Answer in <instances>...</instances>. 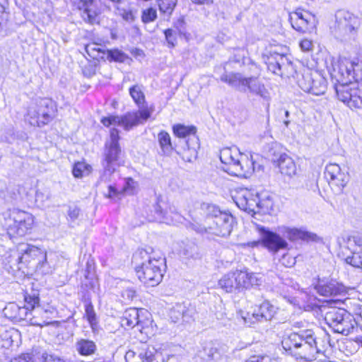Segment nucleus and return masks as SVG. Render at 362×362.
Returning <instances> with one entry per match:
<instances>
[{"label":"nucleus","instance_id":"f257e3e1","mask_svg":"<svg viewBox=\"0 0 362 362\" xmlns=\"http://www.w3.org/2000/svg\"><path fill=\"white\" fill-rule=\"evenodd\" d=\"M328 70L332 79L338 83L335 86L338 99L351 109H362V90L348 86L354 81L362 80V60L342 58L332 63Z\"/></svg>","mask_w":362,"mask_h":362},{"label":"nucleus","instance_id":"f03ea898","mask_svg":"<svg viewBox=\"0 0 362 362\" xmlns=\"http://www.w3.org/2000/svg\"><path fill=\"white\" fill-rule=\"evenodd\" d=\"M136 255L141 257L148 256V260L143 262L141 267L136 268L139 279L147 286L158 285L162 281L163 272L166 267L165 258L162 256L156 257L155 255H148L146 250H140L134 257Z\"/></svg>","mask_w":362,"mask_h":362},{"label":"nucleus","instance_id":"7ed1b4c3","mask_svg":"<svg viewBox=\"0 0 362 362\" xmlns=\"http://www.w3.org/2000/svg\"><path fill=\"white\" fill-rule=\"evenodd\" d=\"M335 21L331 33L338 40L349 43L356 38L361 25L360 18L349 11L340 9L335 13Z\"/></svg>","mask_w":362,"mask_h":362},{"label":"nucleus","instance_id":"20e7f679","mask_svg":"<svg viewBox=\"0 0 362 362\" xmlns=\"http://www.w3.org/2000/svg\"><path fill=\"white\" fill-rule=\"evenodd\" d=\"M120 139L119 132L116 128H112L110 132V139L107 140L104 146L101 164L103 173L100 180L107 182L110 181L111 176L119 167V158L122 150L119 144Z\"/></svg>","mask_w":362,"mask_h":362},{"label":"nucleus","instance_id":"39448f33","mask_svg":"<svg viewBox=\"0 0 362 362\" xmlns=\"http://www.w3.org/2000/svg\"><path fill=\"white\" fill-rule=\"evenodd\" d=\"M317 337L313 329L300 330L292 332L282 340V346L285 350L300 349V354L313 356L322 351L318 346Z\"/></svg>","mask_w":362,"mask_h":362},{"label":"nucleus","instance_id":"423d86ee","mask_svg":"<svg viewBox=\"0 0 362 362\" xmlns=\"http://www.w3.org/2000/svg\"><path fill=\"white\" fill-rule=\"evenodd\" d=\"M217 214L213 216L209 217V225L207 227L202 226L199 223H192L191 228L197 233L209 235L226 237L230 234L234 222L233 216L220 210H217Z\"/></svg>","mask_w":362,"mask_h":362},{"label":"nucleus","instance_id":"0eeeda50","mask_svg":"<svg viewBox=\"0 0 362 362\" xmlns=\"http://www.w3.org/2000/svg\"><path fill=\"white\" fill-rule=\"evenodd\" d=\"M4 227L11 238L16 235L23 236L33 224V216L24 211L13 209L4 213Z\"/></svg>","mask_w":362,"mask_h":362},{"label":"nucleus","instance_id":"6e6552de","mask_svg":"<svg viewBox=\"0 0 362 362\" xmlns=\"http://www.w3.org/2000/svg\"><path fill=\"white\" fill-rule=\"evenodd\" d=\"M56 112V105L52 99L40 98L29 107L28 117L31 125L42 127L49 123L55 117Z\"/></svg>","mask_w":362,"mask_h":362},{"label":"nucleus","instance_id":"1a4fd4ad","mask_svg":"<svg viewBox=\"0 0 362 362\" xmlns=\"http://www.w3.org/2000/svg\"><path fill=\"white\" fill-rule=\"evenodd\" d=\"M136 112H129L124 115H110L103 117L100 120L101 123L105 127H110L112 124L122 126L127 131L131 129L133 127L140 123L146 122L150 118L153 110L148 108L146 104L144 108Z\"/></svg>","mask_w":362,"mask_h":362},{"label":"nucleus","instance_id":"9d476101","mask_svg":"<svg viewBox=\"0 0 362 362\" xmlns=\"http://www.w3.org/2000/svg\"><path fill=\"white\" fill-rule=\"evenodd\" d=\"M326 323L336 333L347 336L357 325L354 317L344 309L333 308L325 316Z\"/></svg>","mask_w":362,"mask_h":362},{"label":"nucleus","instance_id":"9b49d317","mask_svg":"<svg viewBox=\"0 0 362 362\" xmlns=\"http://www.w3.org/2000/svg\"><path fill=\"white\" fill-rule=\"evenodd\" d=\"M173 133L179 138L186 139L182 144L183 150L182 158L190 162L197 156V150L199 148V139L196 135V127H187L183 124H175L173 127Z\"/></svg>","mask_w":362,"mask_h":362},{"label":"nucleus","instance_id":"f8f14e48","mask_svg":"<svg viewBox=\"0 0 362 362\" xmlns=\"http://www.w3.org/2000/svg\"><path fill=\"white\" fill-rule=\"evenodd\" d=\"M257 230L259 238L257 240L243 243V246L257 247L259 245L267 249H286L288 246L286 240L279 234L271 230L269 228L257 225Z\"/></svg>","mask_w":362,"mask_h":362},{"label":"nucleus","instance_id":"ddd939ff","mask_svg":"<svg viewBox=\"0 0 362 362\" xmlns=\"http://www.w3.org/2000/svg\"><path fill=\"white\" fill-rule=\"evenodd\" d=\"M230 160L223 166V170L231 175L247 177L254 171L253 162L241 154L240 156H232Z\"/></svg>","mask_w":362,"mask_h":362},{"label":"nucleus","instance_id":"4468645a","mask_svg":"<svg viewBox=\"0 0 362 362\" xmlns=\"http://www.w3.org/2000/svg\"><path fill=\"white\" fill-rule=\"evenodd\" d=\"M37 300L36 296H30V293L26 292L24 295V305L21 307L16 303H10L5 308L6 315L11 312L9 317L18 321L27 320L29 322L30 309L33 308Z\"/></svg>","mask_w":362,"mask_h":362},{"label":"nucleus","instance_id":"2eb2a0df","mask_svg":"<svg viewBox=\"0 0 362 362\" xmlns=\"http://www.w3.org/2000/svg\"><path fill=\"white\" fill-rule=\"evenodd\" d=\"M294 16L290 18L292 27L302 33H305L314 29L317 23V17L311 13L305 11H297Z\"/></svg>","mask_w":362,"mask_h":362},{"label":"nucleus","instance_id":"dca6fc26","mask_svg":"<svg viewBox=\"0 0 362 362\" xmlns=\"http://www.w3.org/2000/svg\"><path fill=\"white\" fill-rule=\"evenodd\" d=\"M108 7L105 0H80L78 5L79 9H83L84 20L90 23H95L100 12Z\"/></svg>","mask_w":362,"mask_h":362},{"label":"nucleus","instance_id":"f3484780","mask_svg":"<svg viewBox=\"0 0 362 362\" xmlns=\"http://www.w3.org/2000/svg\"><path fill=\"white\" fill-rule=\"evenodd\" d=\"M275 313V307L269 302L265 301L252 314L247 313L246 316H242V318L245 325L251 326L257 322L272 320Z\"/></svg>","mask_w":362,"mask_h":362},{"label":"nucleus","instance_id":"a211bd4d","mask_svg":"<svg viewBox=\"0 0 362 362\" xmlns=\"http://www.w3.org/2000/svg\"><path fill=\"white\" fill-rule=\"evenodd\" d=\"M242 269H236L224 274L218 281V286L226 293L243 291Z\"/></svg>","mask_w":362,"mask_h":362},{"label":"nucleus","instance_id":"6ab92c4d","mask_svg":"<svg viewBox=\"0 0 362 362\" xmlns=\"http://www.w3.org/2000/svg\"><path fill=\"white\" fill-rule=\"evenodd\" d=\"M325 176L328 180L330 185L334 186L339 190L342 189L349 181V175L343 172L341 167L337 163L327 165Z\"/></svg>","mask_w":362,"mask_h":362},{"label":"nucleus","instance_id":"aec40b11","mask_svg":"<svg viewBox=\"0 0 362 362\" xmlns=\"http://www.w3.org/2000/svg\"><path fill=\"white\" fill-rule=\"evenodd\" d=\"M279 232L290 241L303 240L306 242H320L322 238L315 233L307 231L303 228L281 227Z\"/></svg>","mask_w":362,"mask_h":362},{"label":"nucleus","instance_id":"412c9836","mask_svg":"<svg viewBox=\"0 0 362 362\" xmlns=\"http://www.w3.org/2000/svg\"><path fill=\"white\" fill-rule=\"evenodd\" d=\"M30 296H36L37 300L34 305L33 308L30 309L29 322L33 325L40 327L48 324L49 314L52 312L48 309H45L40 305V298L37 291H32Z\"/></svg>","mask_w":362,"mask_h":362},{"label":"nucleus","instance_id":"4be33fe9","mask_svg":"<svg viewBox=\"0 0 362 362\" xmlns=\"http://www.w3.org/2000/svg\"><path fill=\"white\" fill-rule=\"evenodd\" d=\"M317 292L323 296H337L343 292L344 288L335 281L319 279L315 286Z\"/></svg>","mask_w":362,"mask_h":362},{"label":"nucleus","instance_id":"5701e85b","mask_svg":"<svg viewBox=\"0 0 362 362\" xmlns=\"http://www.w3.org/2000/svg\"><path fill=\"white\" fill-rule=\"evenodd\" d=\"M247 78L248 77L243 76L242 74L235 72L225 73L220 77L222 82L240 91L246 90Z\"/></svg>","mask_w":362,"mask_h":362},{"label":"nucleus","instance_id":"b1692460","mask_svg":"<svg viewBox=\"0 0 362 362\" xmlns=\"http://www.w3.org/2000/svg\"><path fill=\"white\" fill-rule=\"evenodd\" d=\"M258 200L259 194H253L250 192H247V194L243 197L239 198L237 202L238 206L244 211L248 213H259L258 209Z\"/></svg>","mask_w":362,"mask_h":362},{"label":"nucleus","instance_id":"393cba45","mask_svg":"<svg viewBox=\"0 0 362 362\" xmlns=\"http://www.w3.org/2000/svg\"><path fill=\"white\" fill-rule=\"evenodd\" d=\"M243 291L255 286H259L263 282L262 275L258 273L249 272L247 269H242Z\"/></svg>","mask_w":362,"mask_h":362},{"label":"nucleus","instance_id":"a878e982","mask_svg":"<svg viewBox=\"0 0 362 362\" xmlns=\"http://www.w3.org/2000/svg\"><path fill=\"white\" fill-rule=\"evenodd\" d=\"M276 163L281 174L290 177L296 174V165L293 160L287 154L281 156Z\"/></svg>","mask_w":362,"mask_h":362},{"label":"nucleus","instance_id":"bb28decb","mask_svg":"<svg viewBox=\"0 0 362 362\" xmlns=\"http://www.w3.org/2000/svg\"><path fill=\"white\" fill-rule=\"evenodd\" d=\"M286 60V58L284 54L271 52L266 63L269 71L276 75H281V66L285 64Z\"/></svg>","mask_w":362,"mask_h":362},{"label":"nucleus","instance_id":"cd10ccee","mask_svg":"<svg viewBox=\"0 0 362 362\" xmlns=\"http://www.w3.org/2000/svg\"><path fill=\"white\" fill-rule=\"evenodd\" d=\"M248 90L250 93L255 95H259L264 99L269 98V93L264 84L261 83L256 77L250 76L248 77L246 90Z\"/></svg>","mask_w":362,"mask_h":362},{"label":"nucleus","instance_id":"c85d7f7f","mask_svg":"<svg viewBox=\"0 0 362 362\" xmlns=\"http://www.w3.org/2000/svg\"><path fill=\"white\" fill-rule=\"evenodd\" d=\"M274 259L286 267H291L296 262L297 255L291 252V250H271Z\"/></svg>","mask_w":362,"mask_h":362},{"label":"nucleus","instance_id":"c756f323","mask_svg":"<svg viewBox=\"0 0 362 362\" xmlns=\"http://www.w3.org/2000/svg\"><path fill=\"white\" fill-rule=\"evenodd\" d=\"M139 323V310L135 308L127 309L121 318L123 327L132 328Z\"/></svg>","mask_w":362,"mask_h":362},{"label":"nucleus","instance_id":"7c9ffc66","mask_svg":"<svg viewBox=\"0 0 362 362\" xmlns=\"http://www.w3.org/2000/svg\"><path fill=\"white\" fill-rule=\"evenodd\" d=\"M157 350L151 345L143 344L138 349L139 362H154Z\"/></svg>","mask_w":362,"mask_h":362},{"label":"nucleus","instance_id":"2f4dec72","mask_svg":"<svg viewBox=\"0 0 362 362\" xmlns=\"http://www.w3.org/2000/svg\"><path fill=\"white\" fill-rule=\"evenodd\" d=\"M134 185L135 182L134 180L129 177L126 179L125 185L123 186L122 192H119L113 185H109L108 192L105 196L108 198L112 199L115 197H118L122 194V192L132 194H133Z\"/></svg>","mask_w":362,"mask_h":362},{"label":"nucleus","instance_id":"473e14b6","mask_svg":"<svg viewBox=\"0 0 362 362\" xmlns=\"http://www.w3.org/2000/svg\"><path fill=\"white\" fill-rule=\"evenodd\" d=\"M78 353L81 356H90L96 351V344L94 341L88 339H81L75 344Z\"/></svg>","mask_w":362,"mask_h":362},{"label":"nucleus","instance_id":"72a5a7b5","mask_svg":"<svg viewBox=\"0 0 362 362\" xmlns=\"http://www.w3.org/2000/svg\"><path fill=\"white\" fill-rule=\"evenodd\" d=\"M315 73L307 70L303 73L297 74V83L298 86L305 92L309 93L312 88L311 84L313 83V77Z\"/></svg>","mask_w":362,"mask_h":362},{"label":"nucleus","instance_id":"f704fd0d","mask_svg":"<svg viewBox=\"0 0 362 362\" xmlns=\"http://www.w3.org/2000/svg\"><path fill=\"white\" fill-rule=\"evenodd\" d=\"M312 88L309 90L310 93L315 95L325 94L327 90V81L320 74L315 72L313 77V83L311 84Z\"/></svg>","mask_w":362,"mask_h":362},{"label":"nucleus","instance_id":"c9c22d12","mask_svg":"<svg viewBox=\"0 0 362 362\" xmlns=\"http://www.w3.org/2000/svg\"><path fill=\"white\" fill-rule=\"evenodd\" d=\"M273 197L267 193L259 194L258 209L259 213L269 214L273 210Z\"/></svg>","mask_w":362,"mask_h":362},{"label":"nucleus","instance_id":"e433bc0d","mask_svg":"<svg viewBox=\"0 0 362 362\" xmlns=\"http://www.w3.org/2000/svg\"><path fill=\"white\" fill-rule=\"evenodd\" d=\"M158 140L163 154L167 156L170 155L174 148L171 142L170 134L165 131H161L158 134Z\"/></svg>","mask_w":362,"mask_h":362},{"label":"nucleus","instance_id":"4c0bfd02","mask_svg":"<svg viewBox=\"0 0 362 362\" xmlns=\"http://www.w3.org/2000/svg\"><path fill=\"white\" fill-rule=\"evenodd\" d=\"M264 153L268 159L271 160L273 163H277L280 156L285 154L281 152V147L276 142L268 144L264 147Z\"/></svg>","mask_w":362,"mask_h":362},{"label":"nucleus","instance_id":"58836bf2","mask_svg":"<svg viewBox=\"0 0 362 362\" xmlns=\"http://www.w3.org/2000/svg\"><path fill=\"white\" fill-rule=\"evenodd\" d=\"M156 1L160 13L168 18L171 16L177 4V0H157Z\"/></svg>","mask_w":362,"mask_h":362},{"label":"nucleus","instance_id":"ea45409f","mask_svg":"<svg viewBox=\"0 0 362 362\" xmlns=\"http://www.w3.org/2000/svg\"><path fill=\"white\" fill-rule=\"evenodd\" d=\"M129 94L139 108H144L146 104L145 95L139 85H134L129 88Z\"/></svg>","mask_w":362,"mask_h":362},{"label":"nucleus","instance_id":"a19ab883","mask_svg":"<svg viewBox=\"0 0 362 362\" xmlns=\"http://www.w3.org/2000/svg\"><path fill=\"white\" fill-rule=\"evenodd\" d=\"M107 59L110 62H124L129 57L124 52L118 49H107L105 52Z\"/></svg>","mask_w":362,"mask_h":362},{"label":"nucleus","instance_id":"79ce46f5","mask_svg":"<svg viewBox=\"0 0 362 362\" xmlns=\"http://www.w3.org/2000/svg\"><path fill=\"white\" fill-rule=\"evenodd\" d=\"M85 315L91 329L95 331L98 327V320L93 305L90 302H87L85 305Z\"/></svg>","mask_w":362,"mask_h":362},{"label":"nucleus","instance_id":"37998d69","mask_svg":"<svg viewBox=\"0 0 362 362\" xmlns=\"http://www.w3.org/2000/svg\"><path fill=\"white\" fill-rule=\"evenodd\" d=\"M345 260L347 264L362 269V250L351 252V255H348Z\"/></svg>","mask_w":362,"mask_h":362},{"label":"nucleus","instance_id":"c03bdc74","mask_svg":"<svg viewBox=\"0 0 362 362\" xmlns=\"http://www.w3.org/2000/svg\"><path fill=\"white\" fill-rule=\"evenodd\" d=\"M232 156H240V153L235 148H224L220 151L219 158L223 165L230 161Z\"/></svg>","mask_w":362,"mask_h":362},{"label":"nucleus","instance_id":"a18cd8bd","mask_svg":"<svg viewBox=\"0 0 362 362\" xmlns=\"http://www.w3.org/2000/svg\"><path fill=\"white\" fill-rule=\"evenodd\" d=\"M185 310V305L176 304L170 312V316L174 322H177L180 320H182L183 312Z\"/></svg>","mask_w":362,"mask_h":362},{"label":"nucleus","instance_id":"49530a36","mask_svg":"<svg viewBox=\"0 0 362 362\" xmlns=\"http://www.w3.org/2000/svg\"><path fill=\"white\" fill-rule=\"evenodd\" d=\"M157 18L156 10L152 7L144 9L141 13V21L144 23L154 21Z\"/></svg>","mask_w":362,"mask_h":362},{"label":"nucleus","instance_id":"de8ad7c7","mask_svg":"<svg viewBox=\"0 0 362 362\" xmlns=\"http://www.w3.org/2000/svg\"><path fill=\"white\" fill-rule=\"evenodd\" d=\"M344 242L347 243V247H362V235L356 234L354 235H348L343 238Z\"/></svg>","mask_w":362,"mask_h":362},{"label":"nucleus","instance_id":"09e8293b","mask_svg":"<svg viewBox=\"0 0 362 362\" xmlns=\"http://www.w3.org/2000/svg\"><path fill=\"white\" fill-rule=\"evenodd\" d=\"M11 362H45V360L40 356L25 354L13 358Z\"/></svg>","mask_w":362,"mask_h":362},{"label":"nucleus","instance_id":"8fccbe9b","mask_svg":"<svg viewBox=\"0 0 362 362\" xmlns=\"http://www.w3.org/2000/svg\"><path fill=\"white\" fill-rule=\"evenodd\" d=\"M164 35L168 42V46L169 47H174L177 43L175 32L173 30L168 28L164 30Z\"/></svg>","mask_w":362,"mask_h":362},{"label":"nucleus","instance_id":"3c124183","mask_svg":"<svg viewBox=\"0 0 362 362\" xmlns=\"http://www.w3.org/2000/svg\"><path fill=\"white\" fill-rule=\"evenodd\" d=\"M160 197H156V201L153 205V210L155 213V218L161 220L165 218V211L163 210V206L160 204Z\"/></svg>","mask_w":362,"mask_h":362},{"label":"nucleus","instance_id":"603ef678","mask_svg":"<svg viewBox=\"0 0 362 362\" xmlns=\"http://www.w3.org/2000/svg\"><path fill=\"white\" fill-rule=\"evenodd\" d=\"M196 314L195 308L193 306L185 305V310L183 312L182 315V321L186 322H189L194 319V316Z\"/></svg>","mask_w":362,"mask_h":362},{"label":"nucleus","instance_id":"864d4df0","mask_svg":"<svg viewBox=\"0 0 362 362\" xmlns=\"http://www.w3.org/2000/svg\"><path fill=\"white\" fill-rule=\"evenodd\" d=\"M317 341L319 342L318 346L320 348V349L325 348L327 345L332 346L330 335L327 332H323L322 338L317 337ZM321 351V352L323 351V350Z\"/></svg>","mask_w":362,"mask_h":362},{"label":"nucleus","instance_id":"5fc2aeb1","mask_svg":"<svg viewBox=\"0 0 362 362\" xmlns=\"http://www.w3.org/2000/svg\"><path fill=\"white\" fill-rule=\"evenodd\" d=\"M86 168V165L84 163H76L72 170L73 175L76 178L82 177L83 170Z\"/></svg>","mask_w":362,"mask_h":362},{"label":"nucleus","instance_id":"6e6d98bb","mask_svg":"<svg viewBox=\"0 0 362 362\" xmlns=\"http://www.w3.org/2000/svg\"><path fill=\"white\" fill-rule=\"evenodd\" d=\"M245 362H278V360L275 358H272L269 356H252Z\"/></svg>","mask_w":362,"mask_h":362},{"label":"nucleus","instance_id":"4d7b16f0","mask_svg":"<svg viewBox=\"0 0 362 362\" xmlns=\"http://www.w3.org/2000/svg\"><path fill=\"white\" fill-rule=\"evenodd\" d=\"M80 213V209L77 206H70L68 211V216L71 221H75L78 218Z\"/></svg>","mask_w":362,"mask_h":362},{"label":"nucleus","instance_id":"13d9d810","mask_svg":"<svg viewBox=\"0 0 362 362\" xmlns=\"http://www.w3.org/2000/svg\"><path fill=\"white\" fill-rule=\"evenodd\" d=\"M175 27L180 34H183L186 30L184 18H180L177 19V21L175 23Z\"/></svg>","mask_w":362,"mask_h":362},{"label":"nucleus","instance_id":"bf43d9fd","mask_svg":"<svg viewBox=\"0 0 362 362\" xmlns=\"http://www.w3.org/2000/svg\"><path fill=\"white\" fill-rule=\"evenodd\" d=\"M86 52L91 56V52H97L98 53H103L105 54V51H103L97 45L91 44L86 46Z\"/></svg>","mask_w":362,"mask_h":362},{"label":"nucleus","instance_id":"052dcab7","mask_svg":"<svg viewBox=\"0 0 362 362\" xmlns=\"http://www.w3.org/2000/svg\"><path fill=\"white\" fill-rule=\"evenodd\" d=\"M300 47L301 49L305 52L310 51L312 49V47H313L312 41H310L308 39H304L300 41Z\"/></svg>","mask_w":362,"mask_h":362},{"label":"nucleus","instance_id":"680f3d73","mask_svg":"<svg viewBox=\"0 0 362 362\" xmlns=\"http://www.w3.org/2000/svg\"><path fill=\"white\" fill-rule=\"evenodd\" d=\"M122 18L129 23L134 21L136 17L132 11H124L122 15Z\"/></svg>","mask_w":362,"mask_h":362},{"label":"nucleus","instance_id":"e2e57ef3","mask_svg":"<svg viewBox=\"0 0 362 362\" xmlns=\"http://www.w3.org/2000/svg\"><path fill=\"white\" fill-rule=\"evenodd\" d=\"M136 354L137 351L133 350L128 351L124 356L126 362H139V360L134 361V358L136 357Z\"/></svg>","mask_w":362,"mask_h":362},{"label":"nucleus","instance_id":"0e129e2a","mask_svg":"<svg viewBox=\"0 0 362 362\" xmlns=\"http://www.w3.org/2000/svg\"><path fill=\"white\" fill-rule=\"evenodd\" d=\"M192 250H182V253L180 254L182 260L185 262L186 264H188L189 260L188 257L192 255Z\"/></svg>","mask_w":362,"mask_h":362},{"label":"nucleus","instance_id":"69168bd1","mask_svg":"<svg viewBox=\"0 0 362 362\" xmlns=\"http://www.w3.org/2000/svg\"><path fill=\"white\" fill-rule=\"evenodd\" d=\"M135 294V291H134L133 289L128 288L123 292L122 296L124 298L127 297V298L129 300H132L134 298Z\"/></svg>","mask_w":362,"mask_h":362},{"label":"nucleus","instance_id":"338daca9","mask_svg":"<svg viewBox=\"0 0 362 362\" xmlns=\"http://www.w3.org/2000/svg\"><path fill=\"white\" fill-rule=\"evenodd\" d=\"M191 1L197 5H211L214 3V0H191Z\"/></svg>","mask_w":362,"mask_h":362},{"label":"nucleus","instance_id":"774afa93","mask_svg":"<svg viewBox=\"0 0 362 362\" xmlns=\"http://www.w3.org/2000/svg\"><path fill=\"white\" fill-rule=\"evenodd\" d=\"M45 362H65L64 360L62 359H60L59 358H48V359H45Z\"/></svg>","mask_w":362,"mask_h":362}]
</instances>
